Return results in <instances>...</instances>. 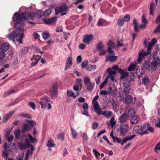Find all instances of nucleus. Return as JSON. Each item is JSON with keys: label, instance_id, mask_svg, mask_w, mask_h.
I'll list each match as a JSON object with an SVG mask.
<instances>
[{"label": "nucleus", "instance_id": "53", "mask_svg": "<svg viewBox=\"0 0 160 160\" xmlns=\"http://www.w3.org/2000/svg\"><path fill=\"white\" fill-rule=\"evenodd\" d=\"M64 133H59L57 137V138L59 140H60L61 141H62L64 139Z\"/></svg>", "mask_w": 160, "mask_h": 160}, {"label": "nucleus", "instance_id": "23", "mask_svg": "<svg viewBox=\"0 0 160 160\" xmlns=\"http://www.w3.org/2000/svg\"><path fill=\"white\" fill-rule=\"evenodd\" d=\"M149 126L150 124L148 123L146 124H144L142 126H141V129L142 131V132H143V134L145 133H147V131L148 130V127H149Z\"/></svg>", "mask_w": 160, "mask_h": 160}, {"label": "nucleus", "instance_id": "34", "mask_svg": "<svg viewBox=\"0 0 160 160\" xmlns=\"http://www.w3.org/2000/svg\"><path fill=\"white\" fill-rule=\"evenodd\" d=\"M18 145L20 149L22 150H24L26 148H28L27 145H26L25 144H23L22 142L18 143Z\"/></svg>", "mask_w": 160, "mask_h": 160}, {"label": "nucleus", "instance_id": "46", "mask_svg": "<svg viewBox=\"0 0 160 160\" xmlns=\"http://www.w3.org/2000/svg\"><path fill=\"white\" fill-rule=\"evenodd\" d=\"M92 152L94 154L96 159H97L98 157L100 155V153L96 149H93L92 150Z\"/></svg>", "mask_w": 160, "mask_h": 160}, {"label": "nucleus", "instance_id": "38", "mask_svg": "<svg viewBox=\"0 0 160 160\" xmlns=\"http://www.w3.org/2000/svg\"><path fill=\"white\" fill-rule=\"evenodd\" d=\"M29 48L28 47H25L23 49L20 51V53L22 54H26L28 52Z\"/></svg>", "mask_w": 160, "mask_h": 160}, {"label": "nucleus", "instance_id": "9", "mask_svg": "<svg viewBox=\"0 0 160 160\" xmlns=\"http://www.w3.org/2000/svg\"><path fill=\"white\" fill-rule=\"evenodd\" d=\"M72 64V58L71 57H68L66 60L65 66L64 69L65 70H67L70 68Z\"/></svg>", "mask_w": 160, "mask_h": 160}, {"label": "nucleus", "instance_id": "47", "mask_svg": "<svg viewBox=\"0 0 160 160\" xmlns=\"http://www.w3.org/2000/svg\"><path fill=\"white\" fill-rule=\"evenodd\" d=\"M47 146L48 147H54V145L51 142V139L49 138L48 141V142L47 143Z\"/></svg>", "mask_w": 160, "mask_h": 160}, {"label": "nucleus", "instance_id": "16", "mask_svg": "<svg viewBox=\"0 0 160 160\" xmlns=\"http://www.w3.org/2000/svg\"><path fill=\"white\" fill-rule=\"evenodd\" d=\"M14 113V111H12L4 116L3 118V122H6L9 118H11Z\"/></svg>", "mask_w": 160, "mask_h": 160}, {"label": "nucleus", "instance_id": "40", "mask_svg": "<svg viewBox=\"0 0 160 160\" xmlns=\"http://www.w3.org/2000/svg\"><path fill=\"white\" fill-rule=\"evenodd\" d=\"M2 155L3 157H6L7 158L9 156V154L7 150H4L2 153Z\"/></svg>", "mask_w": 160, "mask_h": 160}, {"label": "nucleus", "instance_id": "58", "mask_svg": "<svg viewBox=\"0 0 160 160\" xmlns=\"http://www.w3.org/2000/svg\"><path fill=\"white\" fill-rule=\"evenodd\" d=\"M98 126V123L96 122H95L93 124L92 126V128L93 130H95L97 129Z\"/></svg>", "mask_w": 160, "mask_h": 160}, {"label": "nucleus", "instance_id": "22", "mask_svg": "<svg viewBox=\"0 0 160 160\" xmlns=\"http://www.w3.org/2000/svg\"><path fill=\"white\" fill-rule=\"evenodd\" d=\"M127 114L126 113H123L119 118V120L120 122H125L127 119Z\"/></svg>", "mask_w": 160, "mask_h": 160}, {"label": "nucleus", "instance_id": "64", "mask_svg": "<svg viewBox=\"0 0 160 160\" xmlns=\"http://www.w3.org/2000/svg\"><path fill=\"white\" fill-rule=\"evenodd\" d=\"M73 89L74 91L78 92L79 90V85H76L73 86Z\"/></svg>", "mask_w": 160, "mask_h": 160}, {"label": "nucleus", "instance_id": "50", "mask_svg": "<svg viewBox=\"0 0 160 160\" xmlns=\"http://www.w3.org/2000/svg\"><path fill=\"white\" fill-rule=\"evenodd\" d=\"M42 12L40 10L38 11L35 13V16L38 18H40L42 16Z\"/></svg>", "mask_w": 160, "mask_h": 160}, {"label": "nucleus", "instance_id": "43", "mask_svg": "<svg viewBox=\"0 0 160 160\" xmlns=\"http://www.w3.org/2000/svg\"><path fill=\"white\" fill-rule=\"evenodd\" d=\"M114 119L115 118L114 117H112L110 121V125L112 128L116 123V122L114 121Z\"/></svg>", "mask_w": 160, "mask_h": 160}, {"label": "nucleus", "instance_id": "3", "mask_svg": "<svg viewBox=\"0 0 160 160\" xmlns=\"http://www.w3.org/2000/svg\"><path fill=\"white\" fill-rule=\"evenodd\" d=\"M95 112L98 113L99 115H103L105 117L107 118H109L112 115V113L110 111H105L102 112L101 111V108L100 107H97L95 106Z\"/></svg>", "mask_w": 160, "mask_h": 160}, {"label": "nucleus", "instance_id": "57", "mask_svg": "<svg viewBox=\"0 0 160 160\" xmlns=\"http://www.w3.org/2000/svg\"><path fill=\"white\" fill-rule=\"evenodd\" d=\"M128 75V72H123L121 76V79H122L127 77Z\"/></svg>", "mask_w": 160, "mask_h": 160}, {"label": "nucleus", "instance_id": "48", "mask_svg": "<svg viewBox=\"0 0 160 160\" xmlns=\"http://www.w3.org/2000/svg\"><path fill=\"white\" fill-rule=\"evenodd\" d=\"M83 142H86L88 140V137L87 134L86 132H84L83 133Z\"/></svg>", "mask_w": 160, "mask_h": 160}, {"label": "nucleus", "instance_id": "36", "mask_svg": "<svg viewBox=\"0 0 160 160\" xmlns=\"http://www.w3.org/2000/svg\"><path fill=\"white\" fill-rule=\"evenodd\" d=\"M136 66V63H131L128 68V70L129 71H132L134 69Z\"/></svg>", "mask_w": 160, "mask_h": 160}, {"label": "nucleus", "instance_id": "59", "mask_svg": "<svg viewBox=\"0 0 160 160\" xmlns=\"http://www.w3.org/2000/svg\"><path fill=\"white\" fill-rule=\"evenodd\" d=\"M149 62L147 61H145L143 64V66L146 69H149Z\"/></svg>", "mask_w": 160, "mask_h": 160}, {"label": "nucleus", "instance_id": "31", "mask_svg": "<svg viewBox=\"0 0 160 160\" xmlns=\"http://www.w3.org/2000/svg\"><path fill=\"white\" fill-rule=\"evenodd\" d=\"M42 36L43 39L46 40L50 37V34L48 32L45 31L42 33Z\"/></svg>", "mask_w": 160, "mask_h": 160}, {"label": "nucleus", "instance_id": "55", "mask_svg": "<svg viewBox=\"0 0 160 160\" xmlns=\"http://www.w3.org/2000/svg\"><path fill=\"white\" fill-rule=\"evenodd\" d=\"M123 19L125 22H128L130 20V16L128 14H127L125 16Z\"/></svg>", "mask_w": 160, "mask_h": 160}, {"label": "nucleus", "instance_id": "52", "mask_svg": "<svg viewBox=\"0 0 160 160\" xmlns=\"http://www.w3.org/2000/svg\"><path fill=\"white\" fill-rule=\"evenodd\" d=\"M28 137L30 140V142L32 143H33L37 142V140L36 138H32L31 134H29L28 135Z\"/></svg>", "mask_w": 160, "mask_h": 160}, {"label": "nucleus", "instance_id": "25", "mask_svg": "<svg viewBox=\"0 0 160 160\" xmlns=\"http://www.w3.org/2000/svg\"><path fill=\"white\" fill-rule=\"evenodd\" d=\"M41 100V102H42L45 104L48 102L50 101V98L46 96H44L42 98Z\"/></svg>", "mask_w": 160, "mask_h": 160}, {"label": "nucleus", "instance_id": "18", "mask_svg": "<svg viewBox=\"0 0 160 160\" xmlns=\"http://www.w3.org/2000/svg\"><path fill=\"white\" fill-rule=\"evenodd\" d=\"M99 97V96L97 95L95 96L93 98L92 100V103L93 105V108H94V111H95V106H96L97 107H99V104L98 103V102L96 101Z\"/></svg>", "mask_w": 160, "mask_h": 160}, {"label": "nucleus", "instance_id": "20", "mask_svg": "<svg viewBox=\"0 0 160 160\" xmlns=\"http://www.w3.org/2000/svg\"><path fill=\"white\" fill-rule=\"evenodd\" d=\"M135 137V135H133L131 136L127 137L126 138H124L123 139L122 142H121V144L123 145L124 143H126L128 141L131 140L133 138Z\"/></svg>", "mask_w": 160, "mask_h": 160}, {"label": "nucleus", "instance_id": "24", "mask_svg": "<svg viewBox=\"0 0 160 160\" xmlns=\"http://www.w3.org/2000/svg\"><path fill=\"white\" fill-rule=\"evenodd\" d=\"M151 69L152 70H155L157 68V65H158V63H157L156 62L154 61H152L151 63Z\"/></svg>", "mask_w": 160, "mask_h": 160}, {"label": "nucleus", "instance_id": "62", "mask_svg": "<svg viewBox=\"0 0 160 160\" xmlns=\"http://www.w3.org/2000/svg\"><path fill=\"white\" fill-rule=\"evenodd\" d=\"M14 138V136L12 135H10L7 138L8 141L9 142H11Z\"/></svg>", "mask_w": 160, "mask_h": 160}, {"label": "nucleus", "instance_id": "10", "mask_svg": "<svg viewBox=\"0 0 160 160\" xmlns=\"http://www.w3.org/2000/svg\"><path fill=\"white\" fill-rule=\"evenodd\" d=\"M152 58L154 61L158 63V65L160 66V54L158 52H156L153 54Z\"/></svg>", "mask_w": 160, "mask_h": 160}, {"label": "nucleus", "instance_id": "11", "mask_svg": "<svg viewBox=\"0 0 160 160\" xmlns=\"http://www.w3.org/2000/svg\"><path fill=\"white\" fill-rule=\"evenodd\" d=\"M128 126L127 124H125L121 128L120 133L121 136H124L126 135L128 129Z\"/></svg>", "mask_w": 160, "mask_h": 160}, {"label": "nucleus", "instance_id": "42", "mask_svg": "<svg viewBox=\"0 0 160 160\" xmlns=\"http://www.w3.org/2000/svg\"><path fill=\"white\" fill-rule=\"evenodd\" d=\"M124 22L123 18H121L118 20V24L119 26H122L124 24Z\"/></svg>", "mask_w": 160, "mask_h": 160}, {"label": "nucleus", "instance_id": "12", "mask_svg": "<svg viewBox=\"0 0 160 160\" xmlns=\"http://www.w3.org/2000/svg\"><path fill=\"white\" fill-rule=\"evenodd\" d=\"M141 129V126L139 125H136L133 128V132L142 135H143V132H142Z\"/></svg>", "mask_w": 160, "mask_h": 160}, {"label": "nucleus", "instance_id": "44", "mask_svg": "<svg viewBox=\"0 0 160 160\" xmlns=\"http://www.w3.org/2000/svg\"><path fill=\"white\" fill-rule=\"evenodd\" d=\"M135 113V111L134 108H130L128 111V116H129L130 115L131 116L132 115L134 114Z\"/></svg>", "mask_w": 160, "mask_h": 160}, {"label": "nucleus", "instance_id": "39", "mask_svg": "<svg viewBox=\"0 0 160 160\" xmlns=\"http://www.w3.org/2000/svg\"><path fill=\"white\" fill-rule=\"evenodd\" d=\"M154 10V4L153 2H152L150 5V13L151 15H153V13Z\"/></svg>", "mask_w": 160, "mask_h": 160}, {"label": "nucleus", "instance_id": "35", "mask_svg": "<svg viewBox=\"0 0 160 160\" xmlns=\"http://www.w3.org/2000/svg\"><path fill=\"white\" fill-rule=\"evenodd\" d=\"M71 130L72 136V137L74 139L76 138L78 134L75 130L73 129L71 127Z\"/></svg>", "mask_w": 160, "mask_h": 160}, {"label": "nucleus", "instance_id": "56", "mask_svg": "<svg viewBox=\"0 0 160 160\" xmlns=\"http://www.w3.org/2000/svg\"><path fill=\"white\" fill-rule=\"evenodd\" d=\"M153 32L154 33H157L160 32V24H159L155 28Z\"/></svg>", "mask_w": 160, "mask_h": 160}, {"label": "nucleus", "instance_id": "4", "mask_svg": "<svg viewBox=\"0 0 160 160\" xmlns=\"http://www.w3.org/2000/svg\"><path fill=\"white\" fill-rule=\"evenodd\" d=\"M21 32V31L18 30L17 31V29L16 31L13 32L12 33L9 34L7 37L10 40H13L15 38L17 37H18L19 39H17V41L18 42V40L19 39V37L20 36V33Z\"/></svg>", "mask_w": 160, "mask_h": 160}, {"label": "nucleus", "instance_id": "33", "mask_svg": "<svg viewBox=\"0 0 160 160\" xmlns=\"http://www.w3.org/2000/svg\"><path fill=\"white\" fill-rule=\"evenodd\" d=\"M149 81V79L148 77H144L142 79V84L145 85H146L148 83Z\"/></svg>", "mask_w": 160, "mask_h": 160}, {"label": "nucleus", "instance_id": "29", "mask_svg": "<svg viewBox=\"0 0 160 160\" xmlns=\"http://www.w3.org/2000/svg\"><path fill=\"white\" fill-rule=\"evenodd\" d=\"M20 132L21 130L20 129H17L15 130L14 132V135L16 138L18 139L20 138Z\"/></svg>", "mask_w": 160, "mask_h": 160}, {"label": "nucleus", "instance_id": "1", "mask_svg": "<svg viewBox=\"0 0 160 160\" xmlns=\"http://www.w3.org/2000/svg\"><path fill=\"white\" fill-rule=\"evenodd\" d=\"M31 16V13L29 12L26 11L24 12L22 14H19L18 12H15L12 18L13 21L16 22L15 26L16 29H17V31L18 30H21V32L20 33L19 39L18 40V42L20 43H22V39L24 33L23 29L21 28V26L20 25V27L18 26L19 23L23 20L29 19Z\"/></svg>", "mask_w": 160, "mask_h": 160}, {"label": "nucleus", "instance_id": "14", "mask_svg": "<svg viewBox=\"0 0 160 160\" xmlns=\"http://www.w3.org/2000/svg\"><path fill=\"white\" fill-rule=\"evenodd\" d=\"M117 59V56L108 55L106 57V61L107 62H108V61L110 62H113L116 61Z\"/></svg>", "mask_w": 160, "mask_h": 160}, {"label": "nucleus", "instance_id": "51", "mask_svg": "<svg viewBox=\"0 0 160 160\" xmlns=\"http://www.w3.org/2000/svg\"><path fill=\"white\" fill-rule=\"evenodd\" d=\"M5 56V53L3 51H1L0 52V60H3Z\"/></svg>", "mask_w": 160, "mask_h": 160}, {"label": "nucleus", "instance_id": "19", "mask_svg": "<svg viewBox=\"0 0 160 160\" xmlns=\"http://www.w3.org/2000/svg\"><path fill=\"white\" fill-rule=\"evenodd\" d=\"M133 101V98L132 96L128 95L126 97L125 102L128 105H129L132 103Z\"/></svg>", "mask_w": 160, "mask_h": 160}, {"label": "nucleus", "instance_id": "21", "mask_svg": "<svg viewBox=\"0 0 160 160\" xmlns=\"http://www.w3.org/2000/svg\"><path fill=\"white\" fill-rule=\"evenodd\" d=\"M10 45L9 43L6 42L4 43L2 46L1 49L3 52H6L9 48Z\"/></svg>", "mask_w": 160, "mask_h": 160}, {"label": "nucleus", "instance_id": "61", "mask_svg": "<svg viewBox=\"0 0 160 160\" xmlns=\"http://www.w3.org/2000/svg\"><path fill=\"white\" fill-rule=\"evenodd\" d=\"M19 116L24 118H30L31 116L28 114L23 113L20 114Z\"/></svg>", "mask_w": 160, "mask_h": 160}, {"label": "nucleus", "instance_id": "63", "mask_svg": "<svg viewBox=\"0 0 160 160\" xmlns=\"http://www.w3.org/2000/svg\"><path fill=\"white\" fill-rule=\"evenodd\" d=\"M29 105L33 109H35L36 106L34 102H31L29 103Z\"/></svg>", "mask_w": 160, "mask_h": 160}, {"label": "nucleus", "instance_id": "30", "mask_svg": "<svg viewBox=\"0 0 160 160\" xmlns=\"http://www.w3.org/2000/svg\"><path fill=\"white\" fill-rule=\"evenodd\" d=\"M104 48V46L102 44V42H99L98 43L96 44V48L97 49L99 50H101Z\"/></svg>", "mask_w": 160, "mask_h": 160}, {"label": "nucleus", "instance_id": "28", "mask_svg": "<svg viewBox=\"0 0 160 160\" xmlns=\"http://www.w3.org/2000/svg\"><path fill=\"white\" fill-rule=\"evenodd\" d=\"M67 94L68 97H72L74 98L77 97V96H76L72 90H68L67 92Z\"/></svg>", "mask_w": 160, "mask_h": 160}, {"label": "nucleus", "instance_id": "15", "mask_svg": "<svg viewBox=\"0 0 160 160\" xmlns=\"http://www.w3.org/2000/svg\"><path fill=\"white\" fill-rule=\"evenodd\" d=\"M57 20V18L54 17L49 19H46L45 20V22L48 24H50L55 23Z\"/></svg>", "mask_w": 160, "mask_h": 160}, {"label": "nucleus", "instance_id": "41", "mask_svg": "<svg viewBox=\"0 0 160 160\" xmlns=\"http://www.w3.org/2000/svg\"><path fill=\"white\" fill-rule=\"evenodd\" d=\"M16 92V91L13 89H12L11 90H9L7 91V92L5 93L4 94L5 96H8Z\"/></svg>", "mask_w": 160, "mask_h": 160}, {"label": "nucleus", "instance_id": "2", "mask_svg": "<svg viewBox=\"0 0 160 160\" xmlns=\"http://www.w3.org/2000/svg\"><path fill=\"white\" fill-rule=\"evenodd\" d=\"M85 87L88 92H91L94 88V83L92 82L90 78L88 76L85 77L83 79Z\"/></svg>", "mask_w": 160, "mask_h": 160}, {"label": "nucleus", "instance_id": "5", "mask_svg": "<svg viewBox=\"0 0 160 160\" xmlns=\"http://www.w3.org/2000/svg\"><path fill=\"white\" fill-rule=\"evenodd\" d=\"M150 51H147V52L144 51L143 50L140 52L138 53V57L137 59V63H140V62L142 60L143 58L147 56L150 53Z\"/></svg>", "mask_w": 160, "mask_h": 160}, {"label": "nucleus", "instance_id": "13", "mask_svg": "<svg viewBox=\"0 0 160 160\" xmlns=\"http://www.w3.org/2000/svg\"><path fill=\"white\" fill-rule=\"evenodd\" d=\"M140 121L139 117L137 115L132 116L130 120V122L132 124H137Z\"/></svg>", "mask_w": 160, "mask_h": 160}, {"label": "nucleus", "instance_id": "8", "mask_svg": "<svg viewBox=\"0 0 160 160\" xmlns=\"http://www.w3.org/2000/svg\"><path fill=\"white\" fill-rule=\"evenodd\" d=\"M93 38L94 36L92 34L85 35L84 36L82 42L88 45L90 44L91 41L93 39Z\"/></svg>", "mask_w": 160, "mask_h": 160}, {"label": "nucleus", "instance_id": "17", "mask_svg": "<svg viewBox=\"0 0 160 160\" xmlns=\"http://www.w3.org/2000/svg\"><path fill=\"white\" fill-rule=\"evenodd\" d=\"M31 130V128L27 123L24 124L22 127L21 129V132L22 133H24L26 132L30 131Z\"/></svg>", "mask_w": 160, "mask_h": 160}, {"label": "nucleus", "instance_id": "6", "mask_svg": "<svg viewBox=\"0 0 160 160\" xmlns=\"http://www.w3.org/2000/svg\"><path fill=\"white\" fill-rule=\"evenodd\" d=\"M58 84L57 83H54L51 87L50 91V97L53 98L55 97L57 94Z\"/></svg>", "mask_w": 160, "mask_h": 160}, {"label": "nucleus", "instance_id": "45", "mask_svg": "<svg viewBox=\"0 0 160 160\" xmlns=\"http://www.w3.org/2000/svg\"><path fill=\"white\" fill-rule=\"evenodd\" d=\"M108 47H111V48H114L115 46V43L111 40H109L107 43Z\"/></svg>", "mask_w": 160, "mask_h": 160}, {"label": "nucleus", "instance_id": "26", "mask_svg": "<svg viewBox=\"0 0 160 160\" xmlns=\"http://www.w3.org/2000/svg\"><path fill=\"white\" fill-rule=\"evenodd\" d=\"M106 24V22L104 19H100L99 20L97 23L98 26H105Z\"/></svg>", "mask_w": 160, "mask_h": 160}, {"label": "nucleus", "instance_id": "49", "mask_svg": "<svg viewBox=\"0 0 160 160\" xmlns=\"http://www.w3.org/2000/svg\"><path fill=\"white\" fill-rule=\"evenodd\" d=\"M107 72L108 73V75H112L113 74H116V72L115 71L111 70L110 68H108L107 69Z\"/></svg>", "mask_w": 160, "mask_h": 160}, {"label": "nucleus", "instance_id": "37", "mask_svg": "<svg viewBox=\"0 0 160 160\" xmlns=\"http://www.w3.org/2000/svg\"><path fill=\"white\" fill-rule=\"evenodd\" d=\"M51 12V9L49 8L45 10L43 13V14L45 16L47 17L50 15Z\"/></svg>", "mask_w": 160, "mask_h": 160}, {"label": "nucleus", "instance_id": "7", "mask_svg": "<svg viewBox=\"0 0 160 160\" xmlns=\"http://www.w3.org/2000/svg\"><path fill=\"white\" fill-rule=\"evenodd\" d=\"M67 10V7L65 5L58 6L55 9L56 14L57 15L61 12H66Z\"/></svg>", "mask_w": 160, "mask_h": 160}, {"label": "nucleus", "instance_id": "27", "mask_svg": "<svg viewBox=\"0 0 160 160\" xmlns=\"http://www.w3.org/2000/svg\"><path fill=\"white\" fill-rule=\"evenodd\" d=\"M130 91V87L128 85H126L124 87L123 93L125 94H127Z\"/></svg>", "mask_w": 160, "mask_h": 160}, {"label": "nucleus", "instance_id": "60", "mask_svg": "<svg viewBox=\"0 0 160 160\" xmlns=\"http://www.w3.org/2000/svg\"><path fill=\"white\" fill-rule=\"evenodd\" d=\"M101 78V76L99 75L95 78V80L97 84H98L100 83Z\"/></svg>", "mask_w": 160, "mask_h": 160}, {"label": "nucleus", "instance_id": "32", "mask_svg": "<svg viewBox=\"0 0 160 160\" xmlns=\"http://www.w3.org/2000/svg\"><path fill=\"white\" fill-rule=\"evenodd\" d=\"M144 72L143 69H139L138 70H137V71L136 74L138 77L140 78L142 77Z\"/></svg>", "mask_w": 160, "mask_h": 160}, {"label": "nucleus", "instance_id": "54", "mask_svg": "<svg viewBox=\"0 0 160 160\" xmlns=\"http://www.w3.org/2000/svg\"><path fill=\"white\" fill-rule=\"evenodd\" d=\"M82 80L81 78H78L76 79V85H78L80 87L82 86Z\"/></svg>", "mask_w": 160, "mask_h": 160}]
</instances>
